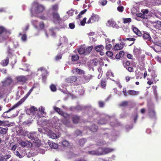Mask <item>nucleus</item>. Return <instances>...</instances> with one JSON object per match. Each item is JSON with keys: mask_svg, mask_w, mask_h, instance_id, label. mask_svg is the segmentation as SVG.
I'll return each instance as SVG.
<instances>
[{"mask_svg": "<svg viewBox=\"0 0 161 161\" xmlns=\"http://www.w3.org/2000/svg\"><path fill=\"white\" fill-rule=\"evenodd\" d=\"M44 9L43 6L38 4L36 2H34L31 10V15L35 16V14L42 12Z\"/></svg>", "mask_w": 161, "mask_h": 161, "instance_id": "nucleus-1", "label": "nucleus"}, {"mask_svg": "<svg viewBox=\"0 0 161 161\" xmlns=\"http://www.w3.org/2000/svg\"><path fill=\"white\" fill-rule=\"evenodd\" d=\"M10 33L2 26H0V42L6 40L8 38Z\"/></svg>", "mask_w": 161, "mask_h": 161, "instance_id": "nucleus-2", "label": "nucleus"}, {"mask_svg": "<svg viewBox=\"0 0 161 161\" xmlns=\"http://www.w3.org/2000/svg\"><path fill=\"white\" fill-rule=\"evenodd\" d=\"M26 135L31 140L36 141L39 140L38 135L36 132L34 131L29 133L27 132Z\"/></svg>", "mask_w": 161, "mask_h": 161, "instance_id": "nucleus-3", "label": "nucleus"}, {"mask_svg": "<svg viewBox=\"0 0 161 161\" xmlns=\"http://www.w3.org/2000/svg\"><path fill=\"white\" fill-rule=\"evenodd\" d=\"M31 92L29 91L24 98H22L20 101L14 105L12 108H11V111L18 107L20 105L25 101V99L30 94Z\"/></svg>", "mask_w": 161, "mask_h": 161, "instance_id": "nucleus-4", "label": "nucleus"}, {"mask_svg": "<svg viewBox=\"0 0 161 161\" xmlns=\"http://www.w3.org/2000/svg\"><path fill=\"white\" fill-rule=\"evenodd\" d=\"M99 19V17L98 15L94 14H92L91 17L87 22V24H89L98 21Z\"/></svg>", "mask_w": 161, "mask_h": 161, "instance_id": "nucleus-5", "label": "nucleus"}, {"mask_svg": "<svg viewBox=\"0 0 161 161\" xmlns=\"http://www.w3.org/2000/svg\"><path fill=\"white\" fill-rule=\"evenodd\" d=\"M15 130L17 134L19 135L25 136L26 135V132L25 130H23L22 128L19 127H17L14 129L13 131Z\"/></svg>", "mask_w": 161, "mask_h": 161, "instance_id": "nucleus-6", "label": "nucleus"}, {"mask_svg": "<svg viewBox=\"0 0 161 161\" xmlns=\"http://www.w3.org/2000/svg\"><path fill=\"white\" fill-rule=\"evenodd\" d=\"M51 13L53 20L54 22L59 21L61 20L59 15L57 12H52Z\"/></svg>", "mask_w": 161, "mask_h": 161, "instance_id": "nucleus-7", "label": "nucleus"}, {"mask_svg": "<svg viewBox=\"0 0 161 161\" xmlns=\"http://www.w3.org/2000/svg\"><path fill=\"white\" fill-rule=\"evenodd\" d=\"M61 115L62 116L66 119L65 121H63V123L67 125L69 124V115L67 114L64 113L63 111L60 112Z\"/></svg>", "mask_w": 161, "mask_h": 161, "instance_id": "nucleus-8", "label": "nucleus"}, {"mask_svg": "<svg viewBox=\"0 0 161 161\" xmlns=\"http://www.w3.org/2000/svg\"><path fill=\"white\" fill-rule=\"evenodd\" d=\"M102 149H100L99 148L96 150L88 151L87 153L88 154L92 155H102V152L100 151Z\"/></svg>", "mask_w": 161, "mask_h": 161, "instance_id": "nucleus-9", "label": "nucleus"}, {"mask_svg": "<svg viewBox=\"0 0 161 161\" xmlns=\"http://www.w3.org/2000/svg\"><path fill=\"white\" fill-rule=\"evenodd\" d=\"M3 86L8 87L10 85V77L8 76L2 82Z\"/></svg>", "mask_w": 161, "mask_h": 161, "instance_id": "nucleus-10", "label": "nucleus"}, {"mask_svg": "<svg viewBox=\"0 0 161 161\" xmlns=\"http://www.w3.org/2000/svg\"><path fill=\"white\" fill-rule=\"evenodd\" d=\"M100 149H102V150H100L102 152V155L107 154L114 150V149L109 148H100Z\"/></svg>", "mask_w": 161, "mask_h": 161, "instance_id": "nucleus-11", "label": "nucleus"}, {"mask_svg": "<svg viewBox=\"0 0 161 161\" xmlns=\"http://www.w3.org/2000/svg\"><path fill=\"white\" fill-rule=\"evenodd\" d=\"M47 134L48 136L53 139H55L58 138L59 137V135L53 133L51 130H49L47 132Z\"/></svg>", "mask_w": 161, "mask_h": 161, "instance_id": "nucleus-12", "label": "nucleus"}, {"mask_svg": "<svg viewBox=\"0 0 161 161\" xmlns=\"http://www.w3.org/2000/svg\"><path fill=\"white\" fill-rule=\"evenodd\" d=\"M77 80V78L75 76H70L65 80V81L68 83H73L75 82Z\"/></svg>", "mask_w": 161, "mask_h": 161, "instance_id": "nucleus-13", "label": "nucleus"}, {"mask_svg": "<svg viewBox=\"0 0 161 161\" xmlns=\"http://www.w3.org/2000/svg\"><path fill=\"white\" fill-rule=\"evenodd\" d=\"M39 70H41L42 72V79L43 81H44L46 79V75L47 74V71L43 67H42L38 69V71Z\"/></svg>", "mask_w": 161, "mask_h": 161, "instance_id": "nucleus-14", "label": "nucleus"}, {"mask_svg": "<svg viewBox=\"0 0 161 161\" xmlns=\"http://www.w3.org/2000/svg\"><path fill=\"white\" fill-rule=\"evenodd\" d=\"M21 146L24 147H31L32 145V143L28 141L25 142H22L20 143Z\"/></svg>", "mask_w": 161, "mask_h": 161, "instance_id": "nucleus-15", "label": "nucleus"}, {"mask_svg": "<svg viewBox=\"0 0 161 161\" xmlns=\"http://www.w3.org/2000/svg\"><path fill=\"white\" fill-rule=\"evenodd\" d=\"M142 35L144 39L151 41V38L149 34L147 32L144 33L142 35Z\"/></svg>", "mask_w": 161, "mask_h": 161, "instance_id": "nucleus-16", "label": "nucleus"}, {"mask_svg": "<svg viewBox=\"0 0 161 161\" xmlns=\"http://www.w3.org/2000/svg\"><path fill=\"white\" fill-rule=\"evenodd\" d=\"M48 143L51 147H52L54 149H56L57 148L58 146V144L54 143L50 141H48Z\"/></svg>", "mask_w": 161, "mask_h": 161, "instance_id": "nucleus-17", "label": "nucleus"}, {"mask_svg": "<svg viewBox=\"0 0 161 161\" xmlns=\"http://www.w3.org/2000/svg\"><path fill=\"white\" fill-rule=\"evenodd\" d=\"M58 10V6L57 4L54 5L51 7V8H50V12L52 13V12H57Z\"/></svg>", "mask_w": 161, "mask_h": 161, "instance_id": "nucleus-18", "label": "nucleus"}, {"mask_svg": "<svg viewBox=\"0 0 161 161\" xmlns=\"http://www.w3.org/2000/svg\"><path fill=\"white\" fill-rule=\"evenodd\" d=\"M27 78L24 76L21 75L17 77V80L18 81L21 82H25L27 80Z\"/></svg>", "mask_w": 161, "mask_h": 161, "instance_id": "nucleus-19", "label": "nucleus"}, {"mask_svg": "<svg viewBox=\"0 0 161 161\" xmlns=\"http://www.w3.org/2000/svg\"><path fill=\"white\" fill-rule=\"evenodd\" d=\"M92 46H90L87 48L85 47V55H88L91 52L93 49Z\"/></svg>", "mask_w": 161, "mask_h": 161, "instance_id": "nucleus-20", "label": "nucleus"}, {"mask_svg": "<svg viewBox=\"0 0 161 161\" xmlns=\"http://www.w3.org/2000/svg\"><path fill=\"white\" fill-rule=\"evenodd\" d=\"M124 45L122 44H117L114 47V49L115 50H120L123 48Z\"/></svg>", "mask_w": 161, "mask_h": 161, "instance_id": "nucleus-21", "label": "nucleus"}, {"mask_svg": "<svg viewBox=\"0 0 161 161\" xmlns=\"http://www.w3.org/2000/svg\"><path fill=\"white\" fill-rule=\"evenodd\" d=\"M132 30L133 32L138 36H142V33L137 28L135 27H133Z\"/></svg>", "mask_w": 161, "mask_h": 161, "instance_id": "nucleus-22", "label": "nucleus"}, {"mask_svg": "<svg viewBox=\"0 0 161 161\" xmlns=\"http://www.w3.org/2000/svg\"><path fill=\"white\" fill-rule=\"evenodd\" d=\"M128 94L131 96H136L138 95L139 92L138 91H136L133 90H130L128 91Z\"/></svg>", "mask_w": 161, "mask_h": 161, "instance_id": "nucleus-23", "label": "nucleus"}, {"mask_svg": "<svg viewBox=\"0 0 161 161\" xmlns=\"http://www.w3.org/2000/svg\"><path fill=\"white\" fill-rule=\"evenodd\" d=\"M9 58L7 57L6 59L2 60L1 62V64L3 66H6L9 63Z\"/></svg>", "mask_w": 161, "mask_h": 161, "instance_id": "nucleus-24", "label": "nucleus"}, {"mask_svg": "<svg viewBox=\"0 0 161 161\" xmlns=\"http://www.w3.org/2000/svg\"><path fill=\"white\" fill-rule=\"evenodd\" d=\"M10 111V108H9L8 110L5 112H4L3 114V116L5 118H9L10 116V114L9 113Z\"/></svg>", "mask_w": 161, "mask_h": 161, "instance_id": "nucleus-25", "label": "nucleus"}, {"mask_svg": "<svg viewBox=\"0 0 161 161\" xmlns=\"http://www.w3.org/2000/svg\"><path fill=\"white\" fill-rule=\"evenodd\" d=\"M80 117L76 115H73L72 117V119L73 122L75 123H77L79 120Z\"/></svg>", "mask_w": 161, "mask_h": 161, "instance_id": "nucleus-26", "label": "nucleus"}, {"mask_svg": "<svg viewBox=\"0 0 161 161\" xmlns=\"http://www.w3.org/2000/svg\"><path fill=\"white\" fill-rule=\"evenodd\" d=\"M85 47L81 46L80 47L78 50V52L80 54H84L85 55Z\"/></svg>", "mask_w": 161, "mask_h": 161, "instance_id": "nucleus-27", "label": "nucleus"}, {"mask_svg": "<svg viewBox=\"0 0 161 161\" xmlns=\"http://www.w3.org/2000/svg\"><path fill=\"white\" fill-rule=\"evenodd\" d=\"M9 158V155L7 156H3L2 154L0 153V160L2 161H6L8 158Z\"/></svg>", "mask_w": 161, "mask_h": 161, "instance_id": "nucleus-28", "label": "nucleus"}, {"mask_svg": "<svg viewBox=\"0 0 161 161\" xmlns=\"http://www.w3.org/2000/svg\"><path fill=\"white\" fill-rule=\"evenodd\" d=\"M92 77V76L90 75H84V76L85 80L86 82H88Z\"/></svg>", "mask_w": 161, "mask_h": 161, "instance_id": "nucleus-29", "label": "nucleus"}, {"mask_svg": "<svg viewBox=\"0 0 161 161\" xmlns=\"http://www.w3.org/2000/svg\"><path fill=\"white\" fill-rule=\"evenodd\" d=\"M104 48L103 46L102 45L97 46L95 47V49L97 51L100 52Z\"/></svg>", "mask_w": 161, "mask_h": 161, "instance_id": "nucleus-30", "label": "nucleus"}, {"mask_svg": "<svg viewBox=\"0 0 161 161\" xmlns=\"http://www.w3.org/2000/svg\"><path fill=\"white\" fill-rule=\"evenodd\" d=\"M97 129V126L95 125H92L90 128V130L93 132H96Z\"/></svg>", "mask_w": 161, "mask_h": 161, "instance_id": "nucleus-31", "label": "nucleus"}, {"mask_svg": "<svg viewBox=\"0 0 161 161\" xmlns=\"http://www.w3.org/2000/svg\"><path fill=\"white\" fill-rule=\"evenodd\" d=\"M154 39V44L156 45L155 46H157V47H158V46L161 47V42L160 41H157L158 40V38L156 37Z\"/></svg>", "mask_w": 161, "mask_h": 161, "instance_id": "nucleus-32", "label": "nucleus"}, {"mask_svg": "<svg viewBox=\"0 0 161 161\" xmlns=\"http://www.w3.org/2000/svg\"><path fill=\"white\" fill-rule=\"evenodd\" d=\"M90 63H91L92 66H97L98 64V61L97 59H94L92 60H91L90 61Z\"/></svg>", "mask_w": 161, "mask_h": 161, "instance_id": "nucleus-33", "label": "nucleus"}, {"mask_svg": "<svg viewBox=\"0 0 161 161\" xmlns=\"http://www.w3.org/2000/svg\"><path fill=\"white\" fill-rule=\"evenodd\" d=\"M106 75L108 78L110 79H111V77H113L114 76L113 74L111 71H108L106 73Z\"/></svg>", "mask_w": 161, "mask_h": 161, "instance_id": "nucleus-34", "label": "nucleus"}, {"mask_svg": "<svg viewBox=\"0 0 161 161\" xmlns=\"http://www.w3.org/2000/svg\"><path fill=\"white\" fill-rule=\"evenodd\" d=\"M149 115L151 117L153 118L155 116V114L154 110H149Z\"/></svg>", "mask_w": 161, "mask_h": 161, "instance_id": "nucleus-35", "label": "nucleus"}, {"mask_svg": "<svg viewBox=\"0 0 161 161\" xmlns=\"http://www.w3.org/2000/svg\"><path fill=\"white\" fill-rule=\"evenodd\" d=\"M86 140L85 138H82L79 140V143L80 146H83L85 143Z\"/></svg>", "mask_w": 161, "mask_h": 161, "instance_id": "nucleus-36", "label": "nucleus"}, {"mask_svg": "<svg viewBox=\"0 0 161 161\" xmlns=\"http://www.w3.org/2000/svg\"><path fill=\"white\" fill-rule=\"evenodd\" d=\"M7 130L5 128H3L0 127V133L3 134H5L6 133Z\"/></svg>", "mask_w": 161, "mask_h": 161, "instance_id": "nucleus-37", "label": "nucleus"}, {"mask_svg": "<svg viewBox=\"0 0 161 161\" xmlns=\"http://www.w3.org/2000/svg\"><path fill=\"white\" fill-rule=\"evenodd\" d=\"M79 58V56L77 55H73L72 57V60L73 61H76Z\"/></svg>", "mask_w": 161, "mask_h": 161, "instance_id": "nucleus-38", "label": "nucleus"}, {"mask_svg": "<svg viewBox=\"0 0 161 161\" xmlns=\"http://www.w3.org/2000/svg\"><path fill=\"white\" fill-rule=\"evenodd\" d=\"M123 19V22L124 23H129L131 21V19L130 18H124Z\"/></svg>", "mask_w": 161, "mask_h": 161, "instance_id": "nucleus-39", "label": "nucleus"}, {"mask_svg": "<svg viewBox=\"0 0 161 161\" xmlns=\"http://www.w3.org/2000/svg\"><path fill=\"white\" fill-rule=\"evenodd\" d=\"M63 145L64 147L68 146L69 143L68 141L66 140H64L62 142Z\"/></svg>", "mask_w": 161, "mask_h": 161, "instance_id": "nucleus-40", "label": "nucleus"}, {"mask_svg": "<svg viewBox=\"0 0 161 161\" xmlns=\"http://www.w3.org/2000/svg\"><path fill=\"white\" fill-rule=\"evenodd\" d=\"M108 22L110 25L113 27H114L116 25L115 23L112 20H108Z\"/></svg>", "mask_w": 161, "mask_h": 161, "instance_id": "nucleus-41", "label": "nucleus"}, {"mask_svg": "<svg viewBox=\"0 0 161 161\" xmlns=\"http://www.w3.org/2000/svg\"><path fill=\"white\" fill-rule=\"evenodd\" d=\"M75 11L74 10L71 9V10L68 11L67 12V13L68 14L69 16H72L74 14Z\"/></svg>", "mask_w": 161, "mask_h": 161, "instance_id": "nucleus-42", "label": "nucleus"}, {"mask_svg": "<svg viewBox=\"0 0 161 161\" xmlns=\"http://www.w3.org/2000/svg\"><path fill=\"white\" fill-rule=\"evenodd\" d=\"M87 10L86 9H85L84 10L82 11L79 14V15H78L77 17L78 18H77V19L80 18L81 15L84 14H85L86 12V11Z\"/></svg>", "mask_w": 161, "mask_h": 161, "instance_id": "nucleus-43", "label": "nucleus"}, {"mask_svg": "<svg viewBox=\"0 0 161 161\" xmlns=\"http://www.w3.org/2000/svg\"><path fill=\"white\" fill-rule=\"evenodd\" d=\"M68 157L69 158H72L76 157L77 156V155L74 154L73 152H70L68 153Z\"/></svg>", "mask_w": 161, "mask_h": 161, "instance_id": "nucleus-44", "label": "nucleus"}, {"mask_svg": "<svg viewBox=\"0 0 161 161\" xmlns=\"http://www.w3.org/2000/svg\"><path fill=\"white\" fill-rule=\"evenodd\" d=\"M128 102L126 101H124L122 102L119 104V105L120 106L125 107L128 105Z\"/></svg>", "mask_w": 161, "mask_h": 161, "instance_id": "nucleus-45", "label": "nucleus"}, {"mask_svg": "<svg viewBox=\"0 0 161 161\" xmlns=\"http://www.w3.org/2000/svg\"><path fill=\"white\" fill-rule=\"evenodd\" d=\"M51 90L53 92H55L56 90V86L52 84L50 86Z\"/></svg>", "mask_w": 161, "mask_h": 161, "instance_id": "nucleus-46", "label": "nucleus"}, {"mask_svg": "<svg viewBox=\"0 0 161 161\" xmlns=\"http://www.w3.org/2000/svg\"><path fill=\"white\" fill-rule=\"evenodd\" d=\"M14 153L19 158H21L23 157V155L20 154L18 151H16L15 152H14Z\"/></svg>", "mask_w": 161, "mask_h": 161, "instance_id": "nucleus-47", "label": "nucleus"}, {"mask_svg": "<svg viewBox=\"0 0 161 161\" xmlns=\"http://www.w3.org/2000/svg\"><path fill=\"white\" fill-rule=\"evenodd\" d=\"M39 110L41 112H42V115L44 114H46V113L44 111V108L42 107H41L40 108H39Z\"/></svg>", "mask_w": 161, "mask_h": 161, "instance_id": "nucleus-48", "label": "nucleus"}, {"mask_svg": "<svg viewBox=\"0 0 161 161\" xmlns=\"http://www.w3.org/2000/svg\"><path fill=\"white\" fill-rule=\"evenodd\" d=\"M155 16L158 18H161V12L157 11L155 13Z\"/></svg>", "mask_w": 161, "mask_h": 161, "instance_id": "nucleus-49", "label": "nucleus"}, {"mask_svg": "<svg viewBox=\"0 0 161 161\" xmlns=\"http://www.w3.org/2000/svg\"><path fill=\"white\" fill-rule=\"evenodd\" d=\"M76 72L77 73L80 74H84V71L83 70L78 69H76Z\"/></svg>", "mask_w": 161, "mask_h": 161, "instance_id": "nucleus-50", "label": "nucleus"}, {"mask_svg": "<svg viewBox=\"0 0 161 161\" xmlns=\"http://www.w3.org/2000/svg\"><path fill=\"white\" fill-rule=\"evenodd\" d=\"M54 110L58 112L60 115V112H62V111L60 109L57 107H54L53 108Z\"/></svg>", "mask_w": 161, "mask_h": 161, "instance_id": "nucleus-51", "label": "nucleus"}, {"mask_svg": "<svg viewBox=\"0 0 161 161\" xmlns=\"http://www.w3.org/2000/svg\"><path fill=\"white\" fill-rule=\"evenodd\" d=\"M124 67L129 72H132L133 71V68L130 67H127L124 65Z\"/></svg>", "mask_w": 161, "mask_h": 161, "instance_id": "nucleus-52", "label": "nucleus"}, {"mask_svg": "<svg viewBox=\"0 0 161 161\" xmlns=\"http://www.w3.org/2000/svg\"><path fill=\"white\" fill-rule=\"evenodd\" d=\"M106 54L108 56H109V57H111L113 55V53L112 52L110 51H108L106 52Z\"/></svg>", "mask_w": 161, "mask_h": 161, "instance_id": "nucleus-53", "label": "nucleus"}, {"mask_svg": "<svg viewBox=\"0 0 161 161\" xmlns=\"http://www.w3.org/2000/svg\"><path fill=\"white\" fill-rule=\"evenodd\" d=\"M98 104L100 107H103L104 105V103L102 101H100L98 102Z\"/></svg>", "mask_w": 161, "mask_h": 161, "instance_id": "nucleus-54", "label": "nucleus"}, {"mask_svg": "<svg viewBox=\"0 0 161 161\" xmlns=\"http://www.w3.org/2000/svg\"><path fill=\"white\" fill-rule=\"evenodd\" d=\"M21 40L23 41H25L26 39V36L25 34L22 35L21 37Z\"/></svg>", "mask_w": 161, "mask_h": 161, "instance_id": "nucleus-55", "label": "nucleus"}, {"mask_svg": "<svg viewBox=\"0 0 161 161\" xmlns=\"http://www.w3.org/2000/svg\"><path fill=\"white\" fill-rule=\"evenodd\" d=\"M124 41L128 40L129 41H134L135 39L133 38H128L123 39Z\"/></svg>", "mask_w": 161, "mask_h": 161, "instance_id": "nucleus-56", "label": "nucleus"}, {"mask_svg": "<svg viewBox=\"0 0 161 161\" xmlns=\"http://www.w3.org/2000/svg\"><path fill=\"white\" fill-rule=\"evenodd\" d=\"M101 86L102 87H104L105 86V81L104 80H102L101 83Z\"/></svg>", "mask_w": 161, "mask_h": 161, "instance_id": "nucleus-57", "label": "nucleus"}, {"mask_svg": "<svg viewBox=\"0 0 161 161\" xmlns=\"http://www.w3.org/2000/svg\"><path fill=\"white\" fill-rule=\"evenodd\" d=\"M86 18H84L83 20L81 21V24L82 25H84L86 21Z\"/></svg>", "mask_w": 161, "mask_h": 161, "instance_id": "nucleus-58", "label": "nucleus"}, {"mask_svg": "<svg viewBox=\"0 0 161 161\" xmlns=\"http://www.w3.org/2000/svg\"><path fill=\"white\" fill-rule=\"evenodd\" d=\"M69 28L71 29H73L75 27V25L74 23H70L69 25Z\"/></svg>", "mask_w": 161, "mask_h": 161, "instance_id": "nucleus-59", "label": "nucleus"}, {"mask_svg": "<svg viewBox=\"0 0 161 161\" xmlns=\"http://www.w3.org/2000/svg\"><path fill=\"white\" fill-rule=\"evenodd\" d=\"M124 9V7L123 6L118 7L117 8L118 10L120 12H122Z\"/></svg>", "mask_w": 161, "mask_h": 161, "instance_id": "nucleus-60", "label": "nucleus"}, {"mask_svg": "<svg viewBox=\"0 0 161 161\" xmlns=\"http://www.w3.org/2000/svg\"><path fill=\"white\" fill-rule=\"evenodd\" d=\"M153 48L156 52L158 53L160 52V50L158 49L157 46H154L153 47Z\"/></svg>", "mask_w": 161, "mask_h": 161, "instance_id": "nucleus-61", "label": "nucleus"}, {"mask_svg": "<svg viewBox=\"0 0 161 161\" xmlns=\"http://www.w3.org/2000/svg\"><path fill=\"white\" fill-rule=\"evenodd\" d=\"M123 92L124 95L125 97H126L127 95V93L126 92V89L125 88H124L123 90Z\"/></svg>", "mask_w": 161, "mask_h": 161, "instance_id": "nucleus-62", "label": "nucleus"}, {"mask_svg": "<svg viewBox=\"0 0 161 161\" xmlns=\"http://www.w3.org/2000/svg\"><path fill=\"white\" fill-rule=\"evenodd\" d=\"M50 33L51 34V35L53 36H54L55 35V33L54 32L53 29L52 28L50 30Z\"/></svg>", "mask_w": 161, "mask_h": 161, "instance_id": "nucleus-63", "label": "nucleus"}, {"mask_svg": "<svg viewBox=\"0 0 161 161\" xmlns=\"http://www.w3.org/2000/svg\"><path fill=\"white\" fill-rule=\"evenodd\" d=\"M98 123L101 125H103L105 124L106 123V121L104 119L100 120L99 122Z\"/></svg>", "mask_w": 161, "mask_h": 161, "instance_id": "nucleus-64", "label": "nucleus"}]
</instances>
